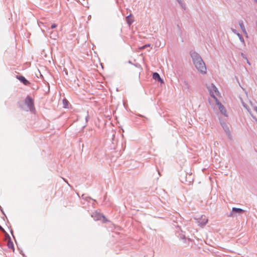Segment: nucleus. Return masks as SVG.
Here are the masks:
<instances>
[{
    "label": "nucleus",
    "mask_w": 257,
    "mask_h": 257,
    "mask_svg": "<svg viewBox=\"0 0 257 257\" xmlns=\"http://www.w3.org/2000/svg\"><path fill=\"white\" fill-rule=\"evenodd\" d=\"M105 199H106V196H105V197H104V201H105Z\"/></svg>",
    "instance_id": "nucleus-25"
},
{
    "label": "nucleus",
    "mask_w": 257,
    "mask_h": 257,
    "mask_svg": "<svg viewBox=\"0 0 257 257\" xmlns=\"http://www.w3.org/2000/svg\"><path fill=\"white\" fill-rule=\"evenodd\" d=\"M131 14L126 17V21L128 25H131L133 23V21H132L131 19Z\"/></svg>",
    "instance_id": "nucleus-13"
},
{
    "label": "nucleus",
    "mask_w": 257,
    "mask_h": 257,
    "mask_svg": "<svg viewBox=\"0 0 257 257\" xmlns=\"http://www.w3.org/2000/svg\"><path fill=\"white\" fill-rule=\"evenodd\" d=\"M158 173H159V174L160 175H160V172H159V171H158Z\"/></svg>",
    "instance_id": "nucleus-27"
},
{
    "label": "nucleus",
    "mask_w": 257,
    "mask_h": 257,
    "mask_svg": "<svg viewBox=\"0 0 257 257\" xmlns=\"http://www.w3.org/2000/svg\"><path fill=\"white\" fill-rule=\"evenodd\" d=\"M5 234H6V237L8 238V243H7V246H8V248L13 249V250L14 251L15 248H14V243H13V241H12L11 237L10 236L9 234L7 232H6Z\"/></svg>",
    "instance_id": "nucleus-6"
},
{
    "label": "nucleus",
    "mask_w": 257,
    "mask_h": 257,
    "mask_svg": "<svg viewBox=\"0 0 257 257\" xmlns=\"http://www.w3.org/2000/svg\"><path fill=\"white\" fill-rule=\"evenodd\" d=\"M178 3L179 4L180 6L182 7V9L184 10L186 9L185 5L183 3L182 0H177Z\"/></svg>",
    "instance_id": "nucleus-15"
},
{
    "label": "nucleus",
    "mask_w": 257,
    "mask_h": 257,
    "mask_svg": "<svg viewBox=\"0 0 257 257\" xmlns=\"http://www.w3.org/2000/svg\"><path fill=\"white\" fill-rule=\"evenodd\" d=\"M56 27H57V25L55 24H53L51 26V27L48 29V30L49 31V30H51V29H53L56 28Z\"/></svg>",
    "instance_id": "nucleus-19"
},
{
    "label": "nucleus",
    "mask_w": 257,
    "mask_h": 257,
    "mask_svg": "<svg viewBox=\"0 0 257 257\" xmlns=\"http://www.w3.org/2000/svg\"><path fill=\"white\" fill-rule=\"evenodd\" d=\"M11 232L12 234H13V231L12 230L11 231ZM12 235H13V234H12ZM13 236H14V235H13ZM13 237H14V236H13Z\"/></svg>",
    "instance_id": "nucleus-26"
},
{
    "label": "nucleus",
    "mask_w": 257,
    "mask_h": 257,
    "mask_svg": "<svg viewBox=\"0 0 257 257\" xmlns=\"http://www.w3.org/2000/svg\"><path fill=\"white\" fill-rule=\"evenodd\" d=\"M253 109L257 112V107L255 106Z\"/></svg>",
    "instance_id": "nucleus-24"
},
{
    "label": "nucleus",
    "mask_w": 257,
    "mask_h": 257,
    "mask_svg": "<svg viewBox=\"0 0 257 257\" xmlns=\"http://www.w3.org/2000/svg\"><path fill=\"white\" fill-rule=\"evenodd\" d=\"M242 105L244 108H245L246 109H248L246 104H245L244 102H242Z\"/></svg>",
    "instance_id": "nucleus-22"
},
{
    "label": "nucleus",
    "mask_w": 257,
    "mask_h": 257,
    "mask_svg": "<svg viewBox=\"0 0 257 257\" xmlns=\"http://www.w3.org/2000/svg\"><path fill=\"white\" fill-rule=\"evenodd\" d=\"M197 221L199 226L203 227L207 223L208 219L205 215H202L200 217L197 219Z\"/></svg>",
    "instance_id": "nucleus-5"
},
{
    "label": "nucleus",
    "mask_w": 257,
    "mask_h": 257,
    "mask_svg": "<svg viewBox=\"0 0 257 257\" xmlns=\"http://www.w3.org/2000/svg\"><path fill=\"white\" fill-rule=\"evenodd\" d=\"M68 101L66 99H64L63 100V103L64 104V108H66L67 107V105H68Z\"/></svg>",
    "instance_id": "nucleus-18"
},
{
    "label": "nucleus",
    "mask_w": 257,
    "mask_h": 257,
    "mask_svg": "<svg viewBox=\"0 0 257 257\" xmlns=\"http://www.w3.org/2000/svg\"><path fill=\"white\" fill-rule=\"evenodd\" d=\"M256 123H257V120H256Z\"/></svg>",
    "instance_id": "nucleus-29"
},
{
    "label": "nucleus",
    "mask_w": 257,
    "mask_h": 257,
    "mask_svg": "<svg viewBox=\"0 0 257 257\" xmlns=\"http://www.w3.org/2000/svg\"><path fill=\"white\" fill-rule=\"evenodd\" d=\"M17 78L22 83H23L25 85L28 86L30 83L27 80L25 77L22 75H17Z\"/></svg>",
    "instance_id": "nucleus-8"
},
{
    "label": "nucleus",
    "mask_w": 257,
    "mask_h": 257,
    "mask_svg": "<svg viewBox=\"0 0 257 257\" xmlns=\"http://www.w3.org/2000/svg\"><path fill=\"white\" fill-rule=\"evenodd\" d=\"M153 79L160 82L161 83H164L163 80L161 78L160 75L157 72H154L153 73Z\"/></svg>",
    "instance_id": "nucleus-10"
},
{
    "label": "nucleus",
    "mask_w": 257,
    "mask_h": 257,
    "mask_svg": "<svg viewBox=\"0 0 257 257\" xmlns=\"http://www.w3.org/2000/svg\"><path fill=\"white\" fill-rule=\"evenodd\" d=\"M256 3H257V0H254Z\"/></svg>",
    "instance_id": "nucleus-28"
},
{
    "label": "nucleus",
    "mask_w": 257,
    "mask_h": 257,
    "mask_svg": "<svg viewBox=\"0 0 257 257\" xmlns=\"http://www.w3.org/2000/svg\"><path fill=\"white\" fill-rule=\"evenodd\" d=\"M221 125L224 130L225 132L226 133L227 136L229 137L231 136L229 128V127L225 123V122H221Z\"/></svg>",
    "instance_id": "nucleus-9"
},
{
    "label": "nucleus",
    "mask_w": 257,
    "mask_h": 257,
    "mask_svg": "<svg viewBox=\"0 0 257 257\" xmlns=\"http://www.w3.org/2000/svg\"><path fill=\"white\" fill-rule=\"evenodd\" d=\"M232 211L234 213H237L240 214V213L244 212L245 211L241 208L233 207L232 209Z\"/></svg>",
    "instance_id": "nucleus-11"
},
{
    "label": "nucleus",
    "mask_w": 257,
    "mask_h": 257,
    "mask_svg": "<svg viewBox=\"0 0 257 257\" xmlns=\"http://www.w3.org/2000/svg\"><path fill=\"white\" fill-rule=\"evenodd\" d=\"M190 56L195 68L202 74L206 73V67L200 55L195 51L190 52Z\"/></svg>",
    "instance_id": "nucleus-1"
},
{
    "label": "nucleus",
    "mask_w": 257,
    "mask_h": 257,
    "mask_svg": "<svg viewBox=\"0 0 257 257\" xmlns=\"http://www.w3.org/2000/svg\"><path fill=\"white\" fill-rule=\"evenodd\" d=\"M180 238H181V239H185V236L183 234H180Z\"/></svg>",
    "instance_id": "nucleus-20"
},
{
    "label": "nucleus",
    "mask_w": 257,
    "mask_h": 257,
    "mask_svg": "<svg viewBox=\"0 0 257 257\" xmlns=\"http://www.w3.org/2000/svg\"><path fill=\"white\" fill-rule=\"evenodd\" d=\"M239 25L242 32L244 33H246V30L243 24V23L242 21L239 22Z\"/></svg>",
    "instance_id": "nucleus-12"
},
{
    "label": "nucleus",
    "mask_w": 257,
    "mask_h": 257,
    "mask_svg": "<svg viewBox=\"0 0 257 257\" xmlns=\"http://www.w3.org/2000/svg\"><path fill=\"white\" fill-rule=\"evenodd\" d=\"M215 101L216 105L218 106V109L220 110V112L224 116H227V115L226 113V111L224 106L221 104V103L219 101V100L218 99H216V100H215Z\"/></svg>",
    "instance_id": "nucleus-4"
},
{
    "label": "nucleus",
    "mask_w": 257,
    "mask_h": 257,
    "mask_svg": "<svg viewBox=\"0 0 257 257\" xmlns=\"http://www.w3.org/2000/svg\"><path fill=\"white\" fill-rule=\"evenodd\" d=\"M25 103L27 106V111H32L34 109V101L30 96L28 95L26 97Z\"/></svg>",
    "instance_id": "nucleus-3"
},
{
    "label": "nucleus",
    "mask_w": 257,
    "mask_h": 257,
    "mask_svg": "<svg viewBox=\"0 0 257 257\" xmlns=\"http://www.w3.org/2000/svg\"><path fill=\"white\" fill-rule=\"evenodd\" d=\"M237 35L238 36L240 41L242 42V43H244V39L242 36V35L239 33H237Z\"/></svg>",
    "instance_id": "nucleus-17"
},
{
    "label": "nucleus",
    "mask_w": 257,
    "mask_h": 257,
    "mask_svg": "<svg viewBox=\"0 0 257 257\" xmlns=\"http://www.w3.org/2000/svg\"><path fill=\"white\" fill-rule=\"evenodd\" d=\"M183 83L184 88L187 89H189V85L188 83L186 81H184Z\"/></svg>",
    "instance_id": "nucleus-16"
},
{
    "label": "nucleus",
    "mask_w": 257,
    "mask_h": 257,
    "mask_svg": "<svg viewBox=\"0 0 257 257\" xmlns=\"http://www.w3.org/2000/svg\"><path fill=\"white\" fill-rule=\"evenodd\" d=\"M150 46V44H146L145 45V46H143V48H145V47H148V46Z\"/></svg>",
    "instance_id": "nucleus-23"
},
{
    "label": "nucleus",
    "mask_w": 257,
    "mask_h": 257,
    "mask_svg": "<svg viewBox=\"0 0 257 257\" xmlns=\"http://www.w3.org/2000/svg\"><path fill=\"white\" fill-rule=\"evenodd\" d=\"M0 230L3 231V232H4L5 234H6V231H5V230L2 227V226L1 225H0Z\"/></svg>",
    "instance_id": "nucleus-21"
},
{
    "label": "nucleus",
    "mask_w": 257,
    "mask_h": 257,
    "mask_svg": "<svg viewBox=\"0 0 257 257\" xmlns=\"http://www.w3.org/2000/svg\"><path fill=\"white\" fill-rule=\"evenodd\" d=\"M207 88L209 91L210 96L214 100L217 99L216 97V95L221 96L220 92L218 90L217 87L213 84H211L210 85L207 86Z\"/></svg>",
    "instance_id": "nucleus-2"
},
{
    "label": "nucleus",
    "mask_w": 257,
    "mask_h": 257,
    "mask_svg": "<svg viewBox=\"0 0 257 257\" xmlns=\"http://www.w3.org/2000/svg\"><path fill=\"white\" fill-rule=\"evenodd\" d=\"M91 217L94 219V220H100L101 218H105V217L102 214L97 212H93L91 214Z\"/></svg>",
    "instance_id": "nucleus-7"
},
{
    "label": "nucleus",
    "mask_w": 257,
    "mask_h": 257,
    "mask_svg": "<svg viewBox=\"0 0 257 257\" xmlns=\"http://www.w3.org/2000/svg\"><path fill=\"white\" fill-rule=\"evenodd\" d=\"M51 36V38L54 39H56V37H57V32L56 31H53L52 32H51V34H50Z\"/></svg>",
    "instance_id": "nucleus-14"
}]
</instances>
